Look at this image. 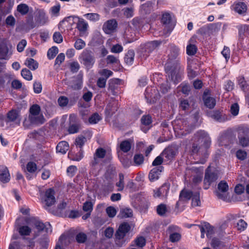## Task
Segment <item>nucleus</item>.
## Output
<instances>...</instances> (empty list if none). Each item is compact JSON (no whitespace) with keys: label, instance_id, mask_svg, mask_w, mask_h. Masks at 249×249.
Listing matches in <instances>:
<instances>
[{"label":"nucleus","instance_id":"a19ab883","mask_svg":"<svg viewBox=\"0 0 249 249\" xmlns=\"http://www.w3.org/2000/svg\"><path fill=\"white\" fill-rule=\"evenodd\" d=\"M21 75L25 79L30 81L33 78L32 72L29 70L25 68L23 69L21 71Z\"/></svg>","mask_w":249,"mask_h":249},{"label":"nucleus","instance_id":"338daca9","mask_svg":"<svg viewBox=\"0 0 249 249\" xmlns=\"http://www.w3.org/2000/svg\"><path fill=\"white\" fill-rule=\"evenodd\" d=\"M239 107L237 103L232 104L231 107L230 111L231 114L234 116L237 115L239 113Z\"/></svg>","mask_w":249,"mask_h":249},{"label":"nucleus","instance_id":"4468645a","mask_svg":"<svg viewBox=\"0 0 249 249\" xmlns=\"http://www.w3.org/2000/svg\"><path fill=\"white\" fill-rule=\"evenodd\" d=\"M118 24L115 19H112L104 23L103 30L107 34L112 33L116 29Z\"/></svg>","mask_w":249,"mask_h":249},{"label":"nucleus","instance_id":"ddd939ff","mask_svg":"<svg viewBox=\"0 0 249 249\" xmlns=\"http://www.w3.org/2000/svg\"><path fill=\"white\" fill-rule=\"evenodd\" d=\"M54 195V191L53 189L50 188L46 191L44 197L42 199L47 207H49L54 204L55 199Z\"/></svg>","mask_w":249,"mask_h":249},{"label":"nucleus","instance_id":"7ed1b4c3","mask_svg":"<svg viewBox=\"0 0 249 249\" xmlns=\"http://www.w3.org/2000/svg\"><path fill=\"white\" fill-rule=\"evenodd\" d=\"M219 177V172L216 170H212L209 166L205 172L203 181L204 188L208 189L211 185L216 182Z\"/></svg>","mask_w":249,"mask_h":249},{"label":"nucleus","instance_id":"9d476101","mask_svg":"<svg viewBox=\"0 0 249 249\" xmlns=\"http://www.w3.org/2000/svg\"><path fill=\"white\" fill-rule=\"evenodd\" d=\"M161 43V41L155 40L147 42L145 44H142L141 47L142 48V52L147 53L146 57L148 55V54L151 53L153 50L156 49Z\"/></svg>","mask_w":249,"mask_h":249},{"label":"nucleus","instance_id":"9b49d317","mask_svg":"<svg viewBox=\"0 0 249 249\" xmlns=\"http://www.w3.org/2000/svg\"><path fill=\"white\" fill-rule=\"evenodd\" d=\"M178 152V148L177 146H171L165 148L161 153V155L163 158H166L167 160H172Z\"/></svg>","mask_w":249,"mask_h":249},{"label":"nucleus","instance_id":"0eeeda50","mask_svg":"<svg viewBox=\"0 0 249 249\" xmlns=\"http://www.w3.org/2000/svg\"><path fill=\"white\" fill-rule=\"evenodd\" d=\"M195 138L198 141L203 142V145L205 148L209 147L211 144V138L207 132L204 130H200L197 131L195 134Z\"/></svg>","mask_w":249,"mask_h":249},{"label":"nucleus","instance_id":"f03ea898","mask_svg":"<svg viewBox=\"0 0 249 249\" xmlns=\"http://www.w3.org/2000/svg\"><path fill=\"white\" fill-rule=\"evenodd\" d=\"M79 59L80 63L88 70L92 68L96 60L94 53L91 51L87 49L82 52Z\"/></svg>","mask_w":249,"mask_h":249},{"label":"nucleus","instance_id":"e433bc0d","mask_svg":"<svg viewBox=\"0 0 249 249\" xmlns=\"http://www.w3.org/2000/svg\"><path fill=\"white\" fill-rule=\"evenodd\" d=\"M78 18L79 17L76 16H70L65 18L61 22V23L64 24L68 23L71 26L73 23H77Z\"/></svg>","mask_w":249,"mask_h":249},{"label":"nucleus","instance_id":"4c0bfd02","mask_svg":"<svg viewBox=\"0 0 249 249\" xmlns=\"http://www.w3.org/2000/svg\"><path fill=\"white\" fill-rule=\"evenodd\" d=\"M17 11L22 15H25L27 14L29 11V7L26 4L21 3L18 5Z\"/></svg>","mask_w":249,"mask_h":249},{"label":"nucleus","instance_id":"09e8293b","mask_svg":"<svg viewBox=\"0 0 249 249\" xmlns=\"http://www.w3.org/2000/svg\"><path fill=\"white\" fill-rule=\"evenodd\" d=\"M121 214L123 217L127 218L132 216V211L130 209L124 208L121 211Z\"/></svg>","mask_w":249,"mask_h":249},{"label":"nucleus","instance_id":"5701e85b","mask_svg":"<svg viewBox=\"0 0 249 249\" xmlns=\"http://www.w3.org/2000/svg\"><path fill=\"white\" fill-rule=\"evenodd\" d=\"M209 115L211 118L219 122H223L227 120L226 115L218 110L211 111L209 113Z\"/></svg>","mask_w":249,"mask_h":249},{"label":"nucleus","instance_id":"e2e57ef3","mask_svg":"<svg viewBox=\"0 0 249 249\" xmlns=\"http://www.w3.org/2000/svg\"><path fill=\"white\" fill-rule=\"evenodd\" d=\"M69 102V100L67 97L65 96H60L58 99V103L61 107H66Z\"/></svg>","mask_w":249,"mask_h":249},{"label":"nucleus","instance_id":"412c9836","mask_svg":"<svg viewBox=\"0 0 249 249\" xmlns=\"http://www.w3.org/2000/svg\"><path fill=\"white\" fill-rule=\"evenodd\" d=\"M35 227L39 231H45L47 233L52 231L51 226L49 223H43L40 221L36 220L34 223Z\"/></svg>","mask_w":249,"mask_h":249},{"label":"nucleus","instance_id":"bf43d9fd","mask_svg":"<svg viewBox=\"0 0 249 249\" xmlns=\"http://www.w3.org/2000/svg\"><path fill=\"white\" fill-rule=\"evenodd\" d=\"M86 142V138L84 136H79L77 137L75 140V144L76 146L81 148L85 142Z\"/></svg>","mask_w":249,"mask_h":249},{"label":"nucleus","instance_id":"c756f323","mask_svg":"<svg viewBox=\"0 0 249 249\" xmlns=\"http://www.w3.org/2000/svg\"><path fill=\"white\" fill-rule=\"evenodd\" d=\"M135 53L133 50H128L125 55L124 61L128 65H131L134 59Z\"/></svg>","mask_w":249,"mask_h":249},{"label":"nucleus","instance_id":"052dcab7","mask_svg":"<svg viewBox=\"0 0 249 249\" xmlns=\"http://www.w3.org/2000/svg\"><path fill=\"white\" fill-rule=\"evenodd\" d=\"M144 160V157L142 154H136L134 157V161L137 165L142 164Z\"/></svg>","mask_w":249,"mask_h":249},{"label":"nucleus","instance_id":"6ab92c4d","mask_svg":"<svg viewBox=\"0 0 249 249\" xmlns=\"http://www.w3.org/2000/svg\"><path fill=\"white\" fill-rule=\"evenodd\" d=\"M10 180V175L7 167L4 165L0 166V181L6 183Z\"/></svg>","mask_w":249,"mask_h":249},{"label":"nucleus","instance_id":"864d4df0","mask_svg":"<svg viewBox=\"0 0 249 249\" xmlns=\"http://www.w3.org/2000/svg\"><path fill=\"white\" fill-rule=\"evenodd\" d=\"M34 91L35 93L38 94L41 92L42 86L41 82L35 81L33 84Z\"/></svg>","mask_w":249,"mask_h":249},{"label":"nucleus","instance_id":"603ef678","mask_svg":"<svg viewBox=\"0 0 249 249\" xmlns=\"http://www.w3.org/2000/svg\"><path fill=\"white\" fill-rule=\"evenodd\" d=\"M5 23L7 27H13L16 23L15 18L12 15L9 16L6 18Z\"/></svg>","mask_w":249,"mask_h":249},{"label":"nucleus","instance_id":"13d9d810","mask_svg":"<svg viewBox=\"0 0 249 249\" xmlns=\"http://www.w3.org/2000/svg\"><path fill=\"white\" fill-rule=\"evenodd\" d=\"M124 15L127 18H130L134 16V9L132 7L125 8L123 9Z\"/></svg>","mask_w":249,"mask_h":249},{"label":"nucleus","instance_id":"f704fd0d","mask_svg":"<svg viewBox=\"0 0 249 249\" xmlns=\"http://www.w3.org/2000/svg\"><path fill=\"white\" fill-rule=\"evenodd\" d=\"M87 235L83 232H79L75 235V240L78 243H84L87 240Z\"/></svg>","mask_w":249,"mask_h":249},{"label":"nucleus","instance_id":"72a5a7b5","mask_svg":"<svg viewBox=\"0 0 249 249\" xmlns=\"http://www.w3.org/2000/svg\"><path fill=\"white\" fill-rule=\"evenodd\" d=\"M192 205L193 207L199 206L200 205L199 193L195 192L193 193L192 197Z\"/></svg>","mask_w":249,"mask_h":249},{"label":"nucleus","instance_id":"7c9ffc66","mask_svg":"<svg viewBox=\"0 0 249 249\" xmlns=\"http://www.w3.org/2000/svg\"><path fill=\"white\" fill-rule=\"evenodd\" d=\"M202 227L204 229L206 235L208 238H211L214 233L213 227L210 225L208 223H205L201 225Z\"/></svg>","mask_w":249,"mask_h":249},{"label":"nucleus","instance_id":"8fccbe9b","mask_svg":"<svg viewBox=\"0 0 249 249\" xmlns=\"http://www.w3.org/2000/svg\"><path fill=\"white\" fill-rule=\"evenodd\" d=\"M86 46L85 42L82 39H77L74 43V47L76 50H81Z\"/></svg>","mask_w":249,"mask_h":249},{"label":"nucleus","instance_id":"2eb2a0df","mask_svg":"<svg viewBox=\"0 0 249 249\" xmlns=\"http://www.w3.org/2000/svg\"><path fill=\"white\" fill-rule=\"evenodd\" d=\"M178 227L176 226L171 225L168 228V232L170 233V240L172 242L178 241L181 238V235L178 232Z\"/></svg>","mask_w":249,"mask_h":249},{"label":"nucleus","instance_id":"cd10ccee","mask_svg":"<svg viewBox=\"0 0 249 249\" xmlns=\"http://www.w3.org/2000/svg\"><path fill=\"white\" fill-rule=\"evenodd\" d=\"M154 5L153 2L148 1L141 6V9L145 14H149L154 10Z\"/></svg>","mask_w":249,"mask_h":249},{"label":"nucleus","instance_id":"dca6fc26","mask_svg":"<svg viewBox=\"0 0 249 249\" xmlns=\"http://www.w3.org/2000/svg\"><path fill=\"white\" fill-rule=\"evenodd\" d=\"M7 122H14L16 124L19 125L20 123V115L18 111L12 110L7 114Z\"/></svg>","mask_w":249,"mask_h":249},{"label":"nucleus","instance_id":"ea45409f","mask_svg":"<svg viewBox=\"0 0 249 249\" xmlns=\"http://www.w3.org/2000/svg\"><path fill=\"white\" fill-rule=\"evenodd\" d=\"M58 53V49L56 46H53L49 49L47 53V56L49 59H53Z\"/></svg>","mask_w":249,"mask_h":249},{"label":"nucleus","instance_id":"6e6552de","mask_svg":"<svg viewBox=\"0 0 249 249\" xmlns=\"http://www.w3.org/2000/svg\"><path fill=\"white\" fill-rule=\"evenodd\" d=\"M238 139L239 144L243 147L249 145V128L244 127L239 130Z\"/></svg>","mask_w":249,"mask_h":249},{"label":"nucleus","instance_id":"1a4fd4ad","mask_svg":"<svg viewBox=\"0 0 249 249\" xmlns=\"http://www.w3.org/2000/svg\"><path fill=\"white\" fill-rule=\"evenodd\" d=\"M145 98L147 102L149 104L154 103L159 97V93L155 88L147 87L145 91Z\"/></svg>","mask_w":249,"mask_h":249},{"label":"nucleus","instance_id":"6e6d98bb","mask_svg":"<svg viewBox=\"0 0 249 249\" xmlns=\"http://www.w3.org/2000/svg\"><path fill=\"white\" fill-rule=\"evenodd\" d=\"M83 210L86 212L91 213L93 210V204L90 201L85 202L83 206Z\"/></svg>","mask_w":249,"mask_h":249},{"label":"nucleus","instance_id":"a878e982","mask_svg":"<svg viewBox=\"0 0 249 249\" xmlns=\"http://www.w3.org/2000/svg\"><path fill=\"white\" fill-rule=\"evenodd\" d=\"M171 21V16L168 13H165L162 15L161 18V22L167 27L168 29V32L170 33L172 30V27L170 24Z\"/></svg>","mask_w":249,"mask_h":249},{"label":"nucleus","instance_id":"b1692460","mask_svg":"<svg viewBox=\"0 0 249 249\" xmlns=\"http://www.w3.org/2000/svg\"><path fill=\"white\" fill-rule=\"evenodd\" d=\"M106 150L102 148H99L97 149L94 154L93 160L91 162L92 165H95L98 163L99 161V159L104 158L106 155Z\"/></svg>","mask_w":249,"mask_h":249},{"label":"nucleus","instance_id":"bb28decb","mask_svg":"<svg viewBox=\"0 0 249 249\" xmlns=\"http://www.w3.org/2000/svg\"><path fill=\"white\" fill-rule=\"evenodd\" d=\"M69 147V144L67 142L65 141L60 142L56 147V152L64 154L68 150Z\"/></svg>","mask_w":249,"mask_h":249},{"label":"nucleus","instance_id":"4be33fe9","mask_svg":"<svg viewBox=\"0 0 249 249\" xmlns=\"http://www.w3.org/2000/svg\"><path fill=\"white\" fill-rule=\"evenodd\" d=\"M163 170V167L161 166L156 167L153 168L149 174V178L151 181H154L157 180L161 172Z\"/></svg>","mask_w":249,"mask_h":249},{"label":"nucleus","instance_id":"79ce46f5","mask_svg":"<svg viewBox=\"0 0 249 249\" xmlns=\"http://www.w3.org/2000/svg\"><path fill=\"white\" fill-rule=\"evenodd\" d=\"M88 19L92 21H97L100 19V15L97 13H88L84 15Z\"/></svg>","mask_w":249,"mask_h":249},{"label":"nucleus","instance_id":"473e14b6","mask_svg":"<svg viewBox=\"0 0 249 249\" xmlns=\"http://www.w3.org/2000/svg\"><path fill=\"white\" fill-rule=\"evenodd\" d=\"M18 231L22 236H27L31 232V229L28 226H21L18 227Z\"/></svg>","mask_w":249,"mask_h":249},{"label":"nucleus","instance_id":"f8f14e48","mask_svg":"<svg viewBox=\"0 0 249 249\" xmlns=\"http://www.w3.org/2000/svg\"><path fill=\"white\" fill-rule=\"evenodd\" d=\"M14 75L10 72H3L0 76V89L8 88L11 80L14 78Z\"/></svg>","mask_w":249,"mask_h":249},{"label":"nucleus","instance_id":"37998d69","mask_svg":"<svg viewBox=\"0 0 249 249\" xmlns=\"http://www.w3.org/2000/svg\"><path fill=\"white\" fill-rule=\"evenodd\" d=\"M101 117L97 113H93L89 119L90 124H95L101 120Z\"/></svg>","mask_w":249,"mask_h":249},{"label":"nucleus","instance_id":"58836bf2","mask_svg":"<svg viewBox=\"0 0 249 249\" xmlns=\"http://www.w3.org/2000/svg\"><path fill=\"white\" fill-rule=\"evenodd\" d=\"M48 18L45 14L43 13H39L37 21V26L44 25L48 22Z\"/></svg>","mask_w":249,"mask_h":249},{"label":"nucleus","instance_id":"c9c22d12","mask_svg":"<svg viewBox=\"0 0 249 249\" xmlns=\"http://www.w3.org/2000/svg\"><path fill=\"white\" fill-rule=\"evenodd\" d=\"M131 147V144L129 140L124 141L120 144V148L124 152H127L130 150Z\"/></svg>","mask_w":249,"mask_h":249},{"label":"nucleus","instance_id":"de8ad7c7","mask_svg":"<svg viewBox=\"0 0 249 249\" xmlns=\"http://www.w3.org/2000/svg\"><path fill=\"white\" fill-rule=\"evenodd\" d=\"M119 176V181L116 183V186L119 187L118 189V191H121L124 189V176L122 173H120Z\"/></svg>","mask_w":249,"mask_h":249},{"label":"nucleus","instance_id":"393cba45","mask_svg":"<svg viewBox=\"0 0 249 249\" xmlns=\"http://www.w3.org/2000/svg\"><path fill=\"white\" fill-rule=\"evenodd\" d=\"M203 100L204 105L209 108H213L216 104L215 99L213 97L208 96L206 92H204L203 95Z\"/></svg>","mask_w":249,"mask_h":249},{"label":"nucleus","instance_id":"20e7f679","mask_svg":"<svg viewBox=\"0 0 249 249\" xmlns=\"http://www.w3.org/2000/svg\"><path fill=\"white\" fill-rule=\"evenodd\" d=\"M40 111V107L38 105H34L30 107L29 119L32 124H42L44 123L45 119L42 115L39 114Z\"/></svg>","mask_w":249,"mask_h":249},{"label":"nucleus","instance_id":"39448f33","mask_svg":"<svg viewBox=\"0 0 249 249\" xmlns=\"http://www.w3.org/2000/svg\"><path fill=\"white\" fill-rule=\"evenodd\" d=\"M169 67V64H166L165 66V71L168 78L172 81L175 84H177L181 80L182 71L177 70H171Z\"/></svg>","mask_w":249,"mask_h":249},{"label":"nucleus","instance_id":"4d7b16f0","mask_svg":"<svg viewBox=\"0 0 249 249\" xmlns=\"http://www.w3.org/2000/svg\"><path fill=\"white\" fill-rule=\"evenodd\" d=\"M247 223L243 219L239 220L236 224V227L238 230L241 231H244L247 228Z\"/></svg>","mask_w":249,"mask_h":249},{"label":"nucleus","instance_id":"a211bd4d","mask_svg":"<svg viewBox=\"0 0 249 249\" xmlns=\"http://www.w3.org/2000/svg\"><path fill=\"white\" fill-rule=\"evenodd\" d=\"M247 8V5L243 2H235L231 6V9L240 15H245Z\"/></svg>","mask_w":249,"mask_h":249},{"label":"nucleus","instance_id":"c03bdc74","mask_svg":"<svg viewBox=\"0 0 249 249\" xmlns=\"http://www.w3.org/2000/svg\"><path fill=\"white\" fill-rule=\"evenodd\" d=\"M154 196L156 197H159L161 196H164V193L165 195H166L168 192L167 190L165 189L163 186L159 189L154 190Z\"/></svg>","mask_w":249,"mask_h":249},{"label":"nucleus","instance_id":"aec40b11","mask_svg":"<svg viewBox=\"0 0 249 249\" xmlns=\"http://www.w3.org/2000/svg\"><path fill=\"white\" fill-rule=\"evenodd\" d=\"M193 192L191 191L187 190H182L179 194V201L176 203L177 207H179L180 203L181 201H188L192 197Z\"/></svg>","mask_w":249,"mask_h":249},{"label":"nucleus","instance_id":"3c124183","mask_svg":"<svg viewBox=\"0 0 249 249\" xmlns=\"http://www.w3.org/2000/svg\"><path fill=\"white\" fill-rule=\"evenodd\" d=\"M179 87L181 88V91L182 93L185 94V95H189L190 92V87L187 83H182Z\"/></svg>","mask_w":249,"mask_h":249},{"label":"nucleus","instance_id":"69168bd1","mask_svg":"<svg viewBox=\"0 0 249 249\" xmlns=\"http://www.w3.org/2000/svg\"><path fill=\"white\" fill-rule=\"evenodd\" d=\"M106 212L109 217H113L116 214L117 211L114 207L109 206L106 209Z\"/></svg>","mask_w":249,"mask_h":249},{"label":"nucleus","instance_id":"49530a36","mask_svg":"<svg viewBox=\"0 0 249 249\" xmlns=\"http://www.w3.org/2000/svg\"><path fill=\"white\" fill-rule=\"evenodd\" d=\"M166 212L167 208L165 204H160L157 206V212L159 215L162 216L165 214Z\"/></svg>","mask_w":249,"mask_h":249},{"label":"nucleus","instance_id":"c85d7f7f","mask_svg":"<svg viewBox=\"0 0 249 249\" xmlns=\"http://www.w3.org/2000/svg\"><path fill=\"white\" fill-rule=\"evenodd\" d=\"M25 65L33 71L36 70L38 66V63L34 59L31 58H27L26 59Z\"/></svg>","mask_w":249,"mask_h":249},{"label":"nucleus","instance_id":"f257e3e1","mask_svg":"<svg viewBox=\"0 0 249 249\" xmlns=\"http://www.w3.org/2000/svg\"><path fill=\"white\" fill-rule=\"evenodd\" d=\"M175 132L178 137L186 135L190 133L194 127L188 124L187 120L184 119H177L172 123Z\"/></svg>","mask_w":249,"mask_h":249},{"label":"nucleus","instance_id":"5fc2aeb1","mask_svg":"<svg viewBox=\"0 0 249 249\" xmlns=\"http://www.w3.org/2000/svg\"><path fill=\"white\" fill-rule=\"evenodd\" d=\"M229 188L227 182L224 181H221L218 184V189L219 191L222 192H226L228 191Z\"/></svg>","mask_w":249,"mask_h":249},{"label":"nucleus","instance_id":"0e129e2a","mask_svg":"<svg viewBox=\"0 0 249 249\" xmlns=\"http://www.w3.org/2000/svg\"><path fill=\"white\" fill-rule=\"evenodd\" d=\"M26 168L27 171L30 173L35 172L37 169L36 164L33 161L29 162L27 164Z\"/></svg>","mask_w":249,"mask_h":249},{"label":"nucleus","instance_id":"680f3d73","mask_svg":"<svg viewBox=\"0 0 249 249\" xmlns=\"http://www.w3.org/2000/svg\"><path fill=\"white\" fill-rule=\"evenodd\" d=\"M141 122L143 125H149L152 123L151 117L149 115H144L141 119Z\"/></svg>","mask_w":249,"mask_h":249},{"label":"nucleus","instance_id":"423d86ee","mask_svg":"<svg viewBox=\"0 0 249 249\" xmlns=\"http://www.w3.org/2000/svg\"><path fill=\"white\" fill-rule=\"evenodd\" d=\"M12 54V46L5 41L0 43V59H8Z\"/></svg>","mask_w":249,"mask_h":249},{"label":"nucleus","instance_id":"2f4dec72","mask_svg":"<svg viewBox=\"0 0 249 249\" xmlns=\"http://www.w3.org/2000/svg\"><path fill=\"white\" fill-rule=\"evenodd\" d=\"M180 54V49L178 47L173 46L172 47L170 54H169V59H174L178 58Z\"/></svg>","mask_w":249,"mask_h":249},{"label":"nucleus","instance_id":"f3484780","mask_svg":"<svg viewBox=\"0 0 249 249\" xmlns=\"http://www.w3.org/2000/svg\"><path fill=\"white\" fill-rule=\"evenodd\" d=\"M88 27V23L84 19L78 18L76 28L79 32L80 36L86 35Z\"/></svg>","mask_w":249,"mask_h":249},{"label":"nucleus","instance_id":"a18cd8bd","mask_svg":"<svg viewBox=\"0 0 249 249\" xmlns=\"http://www.w3.org/2000/svg\"><path fill=\"white\" fill-rule=\"evenodd\" d=\"M197 51L196 47L193 44H189L186 47V53L189 55H194Z\"/></svg>","mask_w":249,"mask_h":249},{"label":"nucleus","instance_id":"774afa93","mask_svg":"<svg viewBox=\"0 0 249 249\" xmlns=\"http://www.w3.org/2000/svg\"><path fill=\"white\" fill-rule=\"evenodd\" d=\"M9 249H23V247L18 242L15 241L10 244Z\"/></svg>","mask_w":249,"mask_h":249}]
</instances>
